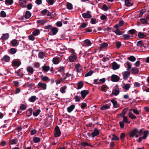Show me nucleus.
Masks as SVG:
<instances>
[{
	"instance_id": "338daca9",
	"label": "nucleus",
	"mask_w": 149,
	"mask_h": 149,
	"mask_svg": "<svg viewBox=\"0 0 149 149\" xmlns=\"http://www.w3.org/2000/svg\"><path fill=\"white\" fill-rule=\"evenodd\" d=\"M33 140L34 143H37L40 141V139L39 138L36 137L33 138Z\"/></svg>"
},
{
	"instance_id": "423d86ee",
	"label": "nucleus",
	"mask_w": 149,
	"mask_h": 149,
	"mask_svg": "<svg viewBox=\"0 0 149 149\" xmlns=\"http://www.w3.org/2000/svg\"><path fill=\"white\" fill-rule=\"evenodd\" d=\"M31 15V14L29 11H26L25 12L24 15L21 17V20H24V18H25L26 19H29Z\"/></svg>"
},
{
	"instance_id": "49530a36",
	"label": "nucleus",
	"mask_w": 149,
	"mask_h": 149,
	"mask_svg": "<svg viewBox=\"0 0 149 149\" xmlns=\"http://www.w3.org/2000/svg\"><path fill=\"white\" fill-rule=\"evenodd\" d=\"M5 3L7 5H10L13 3V0H5Z\"/></svg>"
},
{
	"instance_id": "1a4fd4ad",
	"label": "nucleus",
	"mask_w": 149,
	"mask_h": 149,
	"mask_svg": "<svg viewBox=\"0 0 149 149\" xmlns=\"http://www.w3.org/2000/svg\"><path fill=\"white\" fill-rule=\"evenodd\" d=\"M82 16L84 18H91L92 17L91 12L89 11H87L86 13H83Z\"/></svg>"
},
{
	"instance_id": "412c9836",
	"label": "nucleus",
	"mask_w": 149,
	"mask_h": 149,
	"mask_svg": "<svg viewBox=\"0 0 149 149\" xmlns=\"http://www.w3.org/2000/svg\"><path fill=\"white\" fill-rule=\"evenodd\" d=\"M9 37V35L8 33H3L1 37V39L4 41L8 39Z\"/></svg>"
},
{
	"instance_id": "f257e3e1",
	"label": "nucleus",
	"mask_w": 149,
	"mask_h": 149,
	"mask_svg": "<svg viewBox=\"0 0 149 149\" xmlns=\"http://www.w3.org/2000/svg\"><path fill=\"white\" fill-rule=\"evenodd\" d=\"M69 51L70 54L69 57V61L70 62H74L77 59V53L73 49H70Z\"/></svg>"
},
{
	"instance_id": "0eeeda50",
	"label": "nucleus",
	"mask_w": 149,
	"mask_h": 149,
	"mask_svg": "<svg viewBox=\"0 0 149 149\" xmlns=\"http://www.w3.org/2000/svg\"><path fill=\"white\" fill-rule=\"evenodd\" d=\"M38 88H41L43 90H45L47 88V85L44 83L39 82L37 84Z\"/></svg>"
},
{
	"instance_id": "37998d69",
	"label": "nucleus",
	"mask_w": 149,
	"mask_h": 149,
	"mask_svg": "<svg viewBox=\"0 0 149 149\" xmlns=\"http://www.w3.org/2000/svg\"><path fill=\"white\" fill-rule=\"evenodd\" d=\"M123 38V39L125 40H127L131 39V37L129 34H124L122 36Z\"/></svg>"
},
{
	"instance_id": "72a5a7b5",
	"label": "nucleus",
	"mask_w": 149,
	"mask_h": 149,
	"mask_svg": "<svg viewBox=\"0 0 149 149\" xmlns=\"http://www.w3.org/2000/svg\"><path fill=\"white\" fill-rule=\"evenodd\" d=\"M10 44L13 46H17L18 45L17 40L16 39H14L10 42Z\"/></svg>"
},
{
	"instance_id": "052dcab7",
	"label": "nucleus",
	"mask_w": 149,
	"mask_h": 149,
	"mask_svg": "<svg viewBox=\"0 0 149 149\" xmlns=\"http://www.w3.org/2000/svg\"><path fill=\"white\" fill-rule=\"evenodd\" d=\"M93 73V71L92 70H90L85 75V77H87L91 76Z\"/></svg>"
},
{
	"instance_id": "f3484780",
	"label": "nucleus",
	"mask_w": 149,
	"mask_h": 149,
	"mask_svg": "<svg viewBox=\"0 0 149 149\" xmlns=\"http://www.w3.org/2000/svg\"><path fill=\"white\" fill-rule=\"evenodd\" d=\"M120 65H118L116 62H113L112 64V67L113 70H115L119 69Z\"/></svg>"
},
{
	"instance_id": "ea45409f",
	"label": "nucleus",
	"mask_w": 149,
	"mask_h": 149,
	"mask_svg": "<svg viewBox=\"0 0 149 149\" xmlns=\"http://www.w3.org/2000/svg\"><path fill=\"white\" fill-rule=\"evenodd\" d=\"M41 78L42 81L45 82H48L50 80V79L46 76H42Z\"/></svg>"
},
{
	"instance_id": "cd10ccee",
	"label": "nucleus",
	"mask_w": 149,
	"mask_h": 149,
	"mask_svg": "<svg viewBox=\"0 0 149 149\" xmlns=\"http://www.w3.org/2000/svg\"><path fill=\"white\" fill-rule=\"evenodd\" d=\"M108 46V44L107 43L103 42L100 44L99 47V49L100 50H101L103 49L106 48Z\"/></svg>"
},
{
	"instance_id": "8fccbe9b",
	"label": "nucleus",
	"mask_w": 149,
	"mask_h": 149,
	"mask_svg": "<svg viewBox=\"0 0 149 149\" xmlns=\"http://www.w3.org/2000/svg\"><path fill=\"white\" fill-rule=\"evenodd\" d=\"M123 119L122 121L126 123H128L129 124L130 123V122L128 121V117L127 116H123Z\"/></svg>"
},
{
	"instance_id": "c03bdc74",
	"label": "nucleus",
	"mask_w": 149,
	"mask_h": 149,
	"mask_svg": "<svg viewBox=\"0 0 149 149\" xmlns=\"http://www.w3.org/2000/svg\"><path fill=\"white\" fill-rule=\"evenodd\" d=\"M40 112L41 111L39 109L34 110L33 112V115L35 116H37L39 114Z\"/></svg>"
},
{
	"instance_id": "e2e57ef3",
	"label": "nucleus",
	"mask_w": 149,
	"mask_h": 149,
	"mask_svg": "<svg viewBox=\"0 0 149 149\" xmlns=\"http://www.w3.org/2000/svg\"><path fill=\"white\" fill-rule=\"evenodd\" d=\"M67 7L69 10H71L72 8V5L70 3H68L67 4Z\"/></svg>"
},
{
	"instance_id": "0e129e2a",
	"label": "nucleus",
	"mask_w": 149,
	"mask_h": 149,
	"mask_svg": "<svg viewBox=\"0 0 149 149\" xmlns=\"http://www.w3.org/2000/svg\"><path fill=\"white\" fill-rule=\"evenodd\" d=\"M74 99L75 100L76 102H79L80 101L81 98L79 96L76 95L74 97Z\"/></svg>"
},
{
	"instance_id": "58836bf2",
	"label": "nucleus",
	"mask_w": 149,
	"mask_h": 149,
	"mask_svg": "<svg viewBox=\"0 0 149 149\" xmlns=\"http://www.w3.org/2000/svg\"><path fill=\"white\" fill-rule=\"evenodd\" d=\"M84 84L83 82L80 81L77 84V88L78 89H80L82 88L84 86Z\"/></svg>"
},
{
	"instance_id": "b1692460",
	"label": "nucleus",
	"mask_w": 149,
	"mask_h": 149,
	"mask_svg": "<svg viewBox=\"0 0 149 149\" xmlns=\"http://www.w3.org/2000/svg\"><path fill=\"white\" fill-rule=\"evenodd\" d=\"M130 75V72L128 71H125L123 73V79L126 80L129 77Z\"/></svg>"
},
{
	"instance_id": "4c0bfd02",
	"label": "nucleus",
	"mask_w": 149,
	"mask_h": 149,
	"mask_svg": "<svg viewBox=\"0 0 149 149\" xmlns=\"http://www.w3.org/2000/svg\"><path fill=\"white\" fill-rule=\"evenodd\" d=\"M131 71L133 74H136L139 72V70L138 68L136 67H133L132 68Z\"/></svg>"
},
{
	"instance_id": "e433bc0d",
	"label": "nucleus",
	"mask_w": 149,
	"mask_h": 149,
	"mask_svg": "<svg viewBox=\"0 0 149 149\" xmlns=\"http://www.w3.org/2000/svg\"><path fill=\"white\" fill-rule=\"evenodd\" d=\"M42 71L45 72H47L50 69V67L49 66L44 65L42 67Z\"/></svg>"
},
{
	"instance_id": "6e6552de",
	"label": "nucleus",
	"mask_w": 149,
	"mask_h": 149,
	"mask_svg": "<svg viewBox=\"0 0 149 149\" xmlns=\"http://www.w3.org/2000/svg\"><path fill=\"white\" fill-rule=\"evenodd\" d=\"M120 78L118 76L115 74H112L111 76V80L113 82H117L119 81Z\"/></svg>"
},
{
	"instance_id": "680f3d73",
	"label": "nucleus",
	"mask_w": 149,
	"mask_h": 149,
	"mask_svg": "<svg viewBox=\"0 0 149 149\" xmlns=\"http://www.w3.org/2000/svg\"><path fill=\"white\" fill-rule=\"evenodd\" d=\"M26 106L24 104H21L20 107V109L22 110H24L26 108Z\"/></svg>"
},
{
	"instance_id": "13d9d810",
	"label": "nucleus",
	"mask_w": 149,
	"mask_h": 149,
	"mask_svg": "<svg viewBox=\"0 0 149 149\" xmlns=\"http://www.w3.org/2000/svg\"><path fill=\"white\" fill-rule=\"evenodd\" d=\"M127 59L130 61L132 62H134L136 60V58L133 56H130Z\"/></svg>"
},
{
	"instance_id": "f704fd0d",
	"label": "nucleus",
	"mask_w": 149,
	"mask_h": 149,
	"mask_svg": "<svg viewBox=\"0 0 149 149\" xmlns=\"http://www.w3.org/2000/svg\"><path fill=\"white\" fill-rule=\"evenodd\" d=\"M130 88V85L129 84H125L122 87V88L126 91H127Z\"/></svg>"
},
{
	"instance_id": "a878e982",
	"label": "nucleus",
	"mask_w": 149,
	"mask_h": 149,
	"mask_svg": "<svg viewBox=\"0 0 149 149\" xmlns=\"http://www.w3.org/2000/svg\"><path fill=\"white\" fill-rule=\"evenodd\" d=\"M109 89L108 87L106 85H103L100 87V90L103 92H106Z\"/></svg>"
},
{
	"instance_id": "dca6fc26",
	"label": "nucleus",
	"mask_w": 149,
	"mask_h": 149,
	"mask_svg": "<svg viewBox=\"0 0 149 149\" xmlns=\"http://www.w3.org/2000/svg\"><path fill=\"white\" fill-rule=\"evenodd\" d=\"M111 102L112 103L113 107L114 108H117L120 107V105L118 104L117 102L115 99H112L111 100Z\"/></svg>"
},
{
	"instance_id": "4be33fe9",
	"label": "nucleus",
	"mask_w": 149,
	"mask_h": 149,
	"mask_svg": "<svg viewBox=\"0 0 149 149\" xmlns=\"http://www.w3.org/2000/svg\"><path fill=\"white\" fill-rule=\"evenodd\" d=\"M10 57L8 56L5 55L1 59V61L4 62H8L10 60Z\"/></svg>"
},
{
	"instance_id": "473e14b6",
	"label": "nucleus",
	"mask_w": 149,
	"mask_h": 149,
	"mask_svg": "<svg viewBox=\"0 0 149 149\" xmlns=\"http://www.w3.org/2000/svg\"><path fill=\"white\" fill-rule=\"evenodd\" d=\"M75 106L74 104H72L67 108V111L69 113H70L74 109Z\"/></svg>"
},
{
	"instance_id": "c756f323",
	"label": "nucleus",
	"mask_w": 149,
	"mask_h": 149,
	"mask_svg": "<svg viewBox=\"0 0 149 149\" xmlns=\"http://www.w3.org/2000/svg\"><path fill=\"white\" fill-rule=\"evenodd\" d=\"M17 51V49L14 48H11L8 50L9 53L12 54H15L16 52Z\"/></svg>"
},
{
	"instance_id": "a211bd4d",
	"label": "nucleus",
	"mask_w": 149,
	"mask_h": 149,
	"mask_svg": "<svg viewBox=\"0 0 149 149\" xmlns=\"http://www.w3.org/2000/svg\"><path fill=\"white\" fill-rule=\"evenodd\" d=\"M73 74L69 73V72L66 73L65 76L63 78V80H65L67 78L71 77V80L73 78Z\"/></svg>"
},
{
	"instance_id": "a19ab883",
	"label": "nucleus",
	"mask_w": 149,
	"mask_h": 149,
	"mask_svg": "<svg viewBox=\"0 0 149 149\" xmlns=\"http://www.w3.org/2000/svg\"><path fill=\"white\" fill-rule=\"evenodd\" d=\"M147 19L143 18L140 19V21L141 23L143 24H149Z\"/></svg>"
},
{
	"instance_id": "4468645a",
	"label": "nucleus",
	"mask_w": 149,
	"mask_h": 149,
	"mask_svg": "<svg viewBox=\"0 0 149 149\" xmlns=\"http://www.w3.org/2000/svg\"><path fill=\"white\" fill-rule=\"evenodd\" d=\"M113 94L115 95H117L119 93V90L118 86L116 85L114 87V89L113 91Z\"/></svg>"
},
{
	"instance_id": "ddd939ff",
	"label": "nucleus",
	"mask_w": 149,
	"mask_h": 149,
	"mask_svg": "<svg viewBox=\"0 0 149 149\" xmlns=\"http://www.w3.org/2000/svg\"><path fill=\"white\" fill-rule=\"evenodd\" d=\"M19 5L22 8L26 7L27 1L26 0H18Z\"/></svg>"
},
{
	"instance_id": "5fc2aeb1",
	"label": "nucleus",
	"mask_w": 149,
	"mask_h": 149,
	"mask_svg": "<svg viewBox=\"0 0 149 149\" xmlns=\"http://www.w3.org/2000/svg\"><path fill=\"white\" fill-rule=\"evenodd\" d=\"M149 131L148 130L145 131L144 132L143 135V139H146L148 135Z\"/></svg>"
},
{
	"instance_id": "2eb2a0df",
	"label": "nucleus",
	"mask_w": 149,
	"mask_h": 149,
	"mask_svg": "<svg viewBox=\"0 0 149 149\" xmlns=\"http://www.w3.org/2000/svg\"><path fill=\"white\" fill-rule=\"evenodd\" d=\"M75 68L77 72H80L82 70V67L79 63H78L75 65Z\"/></svg>"
},
{
	"instance_id": "aec40b11",
	"label": "nucleus",
	"mask_w": 149,
	"mask_h": 149,
	"mask_svg": "<svg viewBox=\"0 0 149 149\" xmlns=\"http://www.w3.org/2000/svg\"><path fill=\"white\" fill-rule=\"evenodd\" d=\"M16 73L17 74V76H18L20 78L22 77L24 75L22 69L21 68L19 69Z\"/></svg>"
},
{
	"instance_id": "a18cd8bd",
	"label": "nucleus",
	"mask_w": 149,
	"mask_h": 149,
	"mask_svg": "<svg viewBox=\"0 0 149 149\" xmlns=\"http://www.w3.org/2000/svg\"><path fill=\"white\" fill-rule=\"evenodd\" d=\"M65 67L63 66H61L58 69V71L61 73L64 72Z\"/></svg>"
},
{
	"instance_id": "2f4dec72",
	"label": "nucleus",
	"mask_w": 149,
	"mask_h": 149,
	"mask_svg": "<svg viewBox=\"0 0 149 149\" xmlns=\"http://www.w3.org/2000/svg\"><path fill=\"white\" fill-rule=\"evenodd\" d=\"M38 98L35 96H31L29 98V102H33L36 100H37Z\"/></svg>"
},
{
	"instance_id": "4d7b16f0",
	"label": "nucleus",
	"mask_w": 149,
	"mask_h": 149,
	"mask_svg": "<svg viewBox=\"0 0 149 149\" xmlns=\"http://www.w3.org/2000/svg\"><path fill=\"white\" fill-rule=\"evenodd\" d=\"M84 43L87 46H89L91 45V42L88 39H86L84 41Z\"/></svg>"
},
{
	"instance_id": "9d476101",
	"label": "nucleus",
	"mask_w": 149,
	"mask_h": 149,
	"mask_svg": "<svg viewBox=\"0 0 149 149\" xmlns=\"http://www.w3.org/2000/svg\"><path fill=\"white\" fill-rule=\"evenodd\" d=\"M61 60L60 58L57 56L53 58L52 62L54 64H57L60 63Z\"/></svg>"
},
{
	"instance_id": "774afa93",
	"label": "nucleus",
	"mask_w": 149,
	"mask_h": 149,
	"mask_svg": "<svg viewBox=\"0 0 149 149\" xmlns=\"http://www.w3.org/2000/svg\"><path fill=\"white\" fill-rule=\"evenodd\" d=\"M48 12V10L45 9L42 10L41 12V13L42 15L44 16L47 14Z\"/></svg>"
},
{
	"instance_id": "864d4df0",
	"label": "nucleus",
	"mask_w": 149,
	"mask_h": 149,
	"mask_svg": "<svg viewBox=\"0 0 149 149\" xmlns=\"http://www.w3.org/2000/svg\"><path fill=\"white\" fill-rule=\"evenodd\" d=\"M127 111V109L125 108L123 109L122 112L119 114V115L120 116H124L126 113Z\"/></svg>"
},
{
	"instance_id": "69168bd1",
	"label": "nucleus",
	"mask_w": 149,
	"mask_h": 149,
	"mask_svg": "<svg viewBox=\"0 0 149 149\" xmlns=\"http://www.w3.org/2000/svg\"><path fill=\"white\" fill-rule=\"evenodd\" d=\"M130 111H132L133 113L135 114L139 115V112L136 109H130Z\"/></svg>"
},
{
	"instance_id": "20e7f679",
	"label": "nucleus",
	"mask_w": 149,
	"mask_h": 149,
	"mask_svg": "<svg viewBox=\"0 0 149 149\" xmlns=\"http://www.w3.org/2000/svg\"><path fill=\"white\" fill-rule=\"evenodd\" d=\"M61 133L59 127L58 126H56L54 128V136L55 137H58L61 135Z\"/></svg>"
},
{
	"instance_id": "7ed1b4c3",
	"label": "nucleus",
	"mask_w": 149,
	"mask_h": 149,
	"mask_svg": "<svg viewBox=\"0 0 149 149\" xmlns=\"http://www.w3.org/2000/svg\"><path fill=\"white\" fill-rule=\"evenodd\" d=\"M11 63L13 67H18L21 65V63L20 60L19 59H14L12 61Z\"/></svg>"
},
{
	"instance_id": "7c9ffc66",
	"label": "nucleus",
	"mask_w": 149,
	"mask_h": 149,
	"mask_svg": "<svg viewBox=\"0 0 149 149\" xmlns=\"http://www.w3.org/2000/svg\"><path fill=\"white\" fill-rule=\"evenodd\" d=\"M110 104H107L104 105L101 107L100 109L101 110H105L109 109L110 107Z\"/></svg>"
},
{
	"instance_id": "f8f14e48",
	"label": "nucleus",
	"mask_w": 149,
	"mask_h": 149,
	"mask_svg": "<svg viewBox=\"0 0 149 149\" xmlns=\"http://www.w3.org/2000/svg\"><path fill=\"white\" fill-rule=\"evenodd\" d=\"M26 70L30 75L33 74L35 71L33 68L31 66H28L26 68Z\"/></svg>"
},
{
	"instance_id": "603ef678",
	"label": "nucleus",
	"mask_w": 149,
	"mask_h": 149,
	"mask_svg": "<svg viewBox=\"0 0 149 149\" xmlns=\"http://www.w3.org/2000/svg\"><path fill=\"white\" fill-rule=\"evenodd\" d=\"M114 32L117 35H121L123 34V32L120 31L119 29H116Z\"/></svg>"
},
{
	"instance_id": "c85d7f7f",
	"label": "nucleus",
	"mask_w": 149,
	"mask_h": 149,
	"mask_svg": "<svg viewBox=\"0 0 149 149\" xmlns=\"http://www.w3.org/2000/svg\"><path fill=\"white\" fill-rule=\"evenodd\" d=\"M125 4L126 6H130L132 5L131 0H125Z\"/></svg>"
},
{
	"instance_id": "79ce46f5",
	"label": "nucleus",
	"mask_w": 149,
	"mask_h": 149,
	"mask_svg": "<svg viewBox=\"0 0 149 149\" xmlns=\"http://www.w3.org/2000/svg\"><path fill=\"white\" fill-rule=\"evenodd\" d=\"M129 117L132 119H136V117L131 112H129L128 114Z\"/></svg>"
},
{
	"instance_id": "5701e85b",
	"label": "nucleus",
	"mask_w": 149,
	"mask_h": 149,
	"mask_svg": "<svg viewBox=\"0 0 149 149\" xmlns=\"http://www.w3.org/2000/svg\"><path fill=\"white\" fill-rule=\"evenodd\" d=\"M47 22V21L45 19H39L37 20V23L40 25H43Z\"/></svg>"
},
{
	"instance_id": "bb28decb",
	"label": "nucleus",
	"mask_w": 149,
	"mask_h": 149,
	"mask_svg": "<svg viewBox=\"0 0 149 149\" xmlns=\"http://www.w3.org/2000/svg\"><path fill=\"white\" fill-rule=\"evenodd\" d=\"M67 88V87L66 85L63 86L60 88V91L62 93H65L66 92V90Z\"/></svg>"
},
{
	"instance_id": "bf43d9fd",
	"label": "nucleus",
	"mask_w": 149,
	"mask_h": 149,
	"mask_svg": "<svg viewBox=\"0 0 149 149\" xmlns=\"http://www.w3.org/2000/svg\"><path fill=\"white\" fill-rule=\"evenodd\" d=\"M17 141L16 139H13L11 140L10 141V144L11 145L15 144L17 143Z\"/></svg>"
},
{
	"instance_id": "6ab92c4d",
	"label": "nucleus",
	"mask_w": 149,
	"mask_h": 149,
	"mask_svg": "<svg viewBox=\"0 0 149 149\" xmlns=\"http://www.w3.org/2000/svg\"><path fill=\"white\" fill-rule=\"evenodd\" d=\"M57 51L56 52H58L60 51H63L66 50V47L60 44L57 47Z\"/></svg>"
},
{
	"instance_id": "c9c22d12",
	"label": "nucleus",
	"mask_w": 149,
	"mask_h": 149,
	"mask_svg": "<svg viewBox=\"0 0 149 149\" xmlns=\"http://www.w3.org/2000/svg\"><path fill=\"white\" fill-rule=\"evenodd\" d=\"M40 31L39 29H35L32 33L33 34L34 36H37L39 35Z\"/></svg>"
},
{
	"instance_id": "6e6d98bb",
	"label": "nucleus",
	"mask_w": 149,
	"mask_h": 149,
	"mask_svg": "<svg viewBox=\"0 0 149 149\" xmlns=\"http://www.w3.org/2000/svg\"><path fill=\"white\" fill-rule=\"evenodd\" d=\"M45 56V53L43 52H40L39 53L38 56L41 59H43Z\"/></svg>"
},
{
	"instance_id": "9b49d317",
	"label": "nucleus",
	"mask_w": 149,
	"mask_h": 149,
	"mask_svg": "<svg viewBox=\"0 0 149 149\" xmlns=\"http://www.w3.org/2000/svg\"><path fill=\"white\" fill-rule=\"evenodd\" d=\"M88 93L89 91L87 90H84L81 91L80 92V94L82 99H84Z\"/></svg>"
},
{
	"instance_id": "3c124183",
	"label": "nucleus",
	"mask_w": 149,
	"mask_h": 149,
	"mask_svg": "<svg viewBox=\"0 0 149 149\" xmlns=\"http://www.w3.org/2000/svg\"><path fill=\"white\" fill-rule=\"evenodd\" d=\"M138 37L140 38H145L146 37V35L142 32H139L138 34Z\"/></svg>"
},
{
	"instance_id": "09e8293b",
	"label": "nucleus",
	"mask_w": 149,
	"mask_h": 149,
	"mask_svg": "<svg viewBox=\"0 0 149 149\" xmlns=\"http://www.w3.org/2000/svg\"><path fill=\"white\" fill-rule=\"evenodd\" d=\"M32 111H33L32 109H29L26 111L27 116L28 117L30 116L32 114Z\"/></svg>"
},
{
	"instance_id": "f03ea898",
	"label": "nucleus",
	"mask_w": 149,
	"mask_h": 149,
	"mask_svg": "<svg viewBox=\"0 0 149 149\" xmlns=\"http://www.w3.org/2000/svg\"><path fill=\"white\" fill-rule=\"evenodd\" d=\"M138 132V130L137 128H134L132 130L129 134V136L131 137H133L135 136L136 138L139 136L136 134Z\"/></svg>"
},
{
	"instance_id": "393cba45",
	"label": "nucleus",
	"mask_w": 149,
	"mask_h": 149,
	"mask_svg": "<svg viewBox=\"0 0 149 149\" xmlns=\"http://www.w3.org/2000/svg\"><path fill=\"white\" fill-rule=\"evenodd\" d=\"M51 31L52 32V34H49V35H55L58 32V29L55 27H52L51 29Z\"/></svg>"
},
{
	"instance_id": "de8ad7c7",
	"label": "nucleus",
	"mask_w": 149,
	"mask_h": 149,
	"mask_svg": "<svg viewBox=\"0 0 149 149\" xmlns=\"http://www.w3.org/2000/svg\"><path fill=\"white\" fill-rule=\"evenodd\" d=\"M125 65H127V70H130L131 68L132 67V64L131 63L127 61L125 64Z\"/></svg>"
},
{
	"instance_id": "39448f33",
	"label": "nucleus",
	"mask_w": 149,
	"mask_h": 149,
	"mask_svg": "<svg viewBox=\"0 0 149 149\" xmlns=\"http://www.w3.org/2000/svg\"><path fill=\"white\" fill-rule=\"evenodd\" d=\"M99 134V131L96 128H95L93 132H92L91 135L90 133H88V135L90 136L91 135L93 137V138H94V137L98 135Z\"/></svg>"
}]
</instances>
